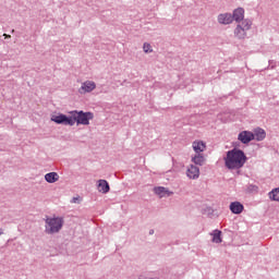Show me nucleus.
Wrapping results in <instances>:
<instances>
[{"mask_svg": "<svg viewBox=\"0 0 279 279\" xmlns=\"http://www.w3.org/2000/svg\"><path fill=\"white\" fill-rule=\"evenodd\" d=\"M245 162H247L245 151L239 148L227 151V156L225 157V167H227V169H242Z\"/></svg>", "mask_w": 279, "mask_h": 279, "instance_id": "nucleus-1", "label": "nucleus"}, {"mask_svg": "<svg viewBox=\"0 0 279 279\" xmlns=\"http://www.w3.org/2000/svg\"><path fill=\"white\" fill-rule=\"evenodd\" d=\"M72 116V125H90V121L95 119V113L84 110H72L69 112Z\"/></svg>", "mask_w": 279, "mask_h": 279, "instance_id": "nucleus-2", "label": "nucleus"}, {"mask_svg": "<svg viewBox=\"0 0 279 279\" xmlns=\"http://www.w3.org/2000/svg\"><path fill=\"white\" fill-rule=\"evenodd\" d=\"M45 233L46 234H58L64 226V218L62 217H47L45 220Z\"/></svg>", "mask_w": 279, "mask_h": 279, "instance_id": "nucleus-3", "label": "nucleus"}, {"mask_svg": "<svg viewBox=\"0 0 279 279\" xmlns=\"http://www.w3.org/2000/svg\"><path fill=\"white\" fill-rule=\"evenodd\" d=\"M50 121L57 123V125H70L73 128V118L72 116H66L64 113H58L57 116H51Z\"/></svg>", "mask_w": 279, "mask_h": 279, "instance_id": "nucleus-4", "label": "nucleus"}, {"mask_svg": "<svg viewBox=\"0 0 279 279\" xmlns=\"http://www.w3.org/2000/svg\"><path fill=\"white\" fill-rule=\"evenodd\" d=\"M238 141L243 143V145H247L254 141V133L252 131H242L238 135Z\"/></svg>", "mask_w": 279, "mask_h": 279, "instance_id": "nucleus-5", "label": "nucleus"}, {"mask_svg": "<svg viewBox=\"0 0 279 279\" xmlns=\"http://www.w3.org/2000/svg\"><path fill=\"white\" fill-rule=\"evenodd\" d=\"M97 88V84L93 81H86L82 84L81 88L78 89V93L81 95H85V93H93Z\"/></svg>", "mask_w": 279, "mask_h": 279, "instance_id": "nucleus-6", "label": "nucleus"}, {"mask_svg": "<svg viewBox=\"0 0 279 279\" xmlns=\"http://www.w3.org/2000/svg\"><path fill=\"white\" fill-rule=\"evenodd\" d=\"M217 21L219 25H232L233 20H232V13H220L217 16Z\"/></svg>", "mask_w": 279, "mask_h": 279, "instance_id": "nucleus-7", "label": "nucleus"}, {"mask_svg": "<svg viewBox=\"0 0 279 279\" xmlns=\"http://www.w3.org/2000/svg\"><path fill=\"white\" fill-rule=\"evenodd\" d=\"M231 19L233 22L235 21V23H241L243 19H245V9L243 8L235 9L231 14Z\"/></svg>", "mask_w": 279, "mask_h": 279, "instance_id": "nucleus-8", "label": "nucleus"}, {"mask_svg": "<svg viewBox=\"0 0 279 279\" xmlns=\"http://www.w3.org/2000/svg\"><path fill=\"white\" fill-rule=\"evenodd\" d=\"M229 208L233 215H241V213H243V210H245V206H243V204L241 202H236V201L232 202L229 205Z\"/></svg>", "mask_w": 279, "mask_h": 279, "instance_id": "nucleus-9", "label": "nucleus"}, {"mask_svg": "<svg viewBox=\"0 0 279 279\" xmlns=\"http://www.w3.org/2000/svg\"><path fill=\"white\" fill-rule=\"evenodd\" d=\"M186 175L190 180H197V178H199V167L191 165L187 168Z\"/></svg>", "mask_w": 279, "mask_h": 279, "instance_id": "nucleus-10", "label": "nucleus"}, {"mask_svg": "<svg viewBox=\"0 0 279 279\" xmlns=\"http://www.w3.org/2000/svg\"><path fill=\"white\" fill-rule=\"evenodd\" d=\"M97 189L99 193H102L104 195H106L107 193H110V183H108L104 179H100L98 180Z\"/></svg>", "mask_w": 279, "mask_h": 279, "instance_id": "nucleus-11", "label": "nucleus"}, {"mask_svg": "<svg viewBox=\"0 0 279 279\" xmlns=\"http://www.w3.org/2000/svg\"><path fill=\"white\" fill-rule=\"evenodd\" d=\"M234 36L235 38H239V40H243L245 36H247V31L243 28L241 24H238L235 29H234Z\"/></svg>", "mask_w": 279, "mask_h": 279, "instance_id": "nucleus-12", "label": "nucleus"}, {"mask_svg": "<svg viewBox=\"0 0 279 279\" xmlns=\"http://www.w3.org/2000/svg\"><path fill=\"white\" fill-rule=\"evenodd\" d=\"M254 141H265V138H267V132H265L264 129L262 128H257L254 130Z\"/></svg>", "mask_w": 279, "mask_h": 279, "instance_id": "nucleus-13", "label": "nucleus"}, {"mask_svg": "<svg viewBox=\"0 0 279 279\" xmlns=\"http://www.w3.org/2000/svg\"><path fill=\"white\" fill-rule=\"evenodd\" d=\"M45 180L48 184H56L60 180V174L58 172H48L45 174Z\"/></svg>", "mask_w": 279, "mask_h": 279, "instance_id": "nucleus-14", "label": "nucleus"}, {"mask_svg": "<svg viewBox=\"0 0 279 279\" xmlns=\"http://www.w3.org/2000/svg\"><path fill=\"white\" fill-rule=\"evenodd\" d=\"M155 195H159V197H165V195H172L173 192H169L165 186H156L154 187Z\"/></svg>", "mask_w": 279, "mask_h": 279, "instance_id": "nucleus-15", "label": "nucleus"}, {"mask_svg": "<svg viewBox=\"0 0 279 279\" xmlns=\"http://www.w3.org/2000/svg\"><path fill=\"white\" fill-rule=\"evenodd\" d=\"M192 162H194V165H198V167H204L206 157H204L202 154H196L194 157H192Z\"/></svg>", "mask_w": 279, "mask_h": 279, "instance_id": "nucleus-16", "label": "nucleus"}, {"mask_svg": "<svg viewBox=\"0 0 279 279\" xmlns=\"http://www.w3.org/2000/svg\"><path fill=\"white\" fill-rule=\"evenodd\" d=\"M193 149H194L195 154H202V151H204V149H206V143H204L203 141L194 142Z\"/></svg>", "mask_w": 279, "mask_h": 279, "instance_id": "nucleus-17", "label": "nucleus"}, {"mask_svg": "<svg viewBox=\"0 0 279 279\" xmlns=\"http://www.w3.org/2000/svg\"><path fill=\"white\" fill-rule=\"evenodd\" d=\"M269 199L271 202H279V187H275L272 189L269 193H268Z\"/></svg>", "mask_w": 279, "mask_h": 279, "instance_id": "nucleus-18", "label": "nucleus"}, {"mask_svg": "<svg viewBox=\"0 0 279 279\" xmlns=\"http://www.w3.org/2000/svg\"><path fill=\"white\" fill-rule=\"evenodd\" d=\"M213 236V243H222L223 239H221V230H214V232L211 233Z\"/></svg>", "mask_w": 279, "mask_h": 279, "instance_id": "nucleus-19", "label": "nucleus"}, {"mask_svg": "<svg viewBox=\"0 0 279 279\" xmlns=\"http://www.w3.org/2000/svg\"><path fill=\"white\" fill-rule=\"evenodd\" d=\"M242 28H244L246 32H250L252 29V20L250 19H243L242 23L240 24Z\"/></svg>", "mask_w": 279, "mask_h": 279, "instance_id": "nucleus-20", "label": "nucleus"}, {"mask_svg": "<svg viewBox=\"0 0 279 279\" xmlns=\"http://www.w3.org/2000/svg\"><path fill=\"white\" fill-rule=\"evenodd\" d=\"M143 49H144V53H151V51H154V50L151 49V45H149V44H147V43H144Z\"/></svg>", "mask_w": 279, "mask_h": 279, "instance_id": "nucleus-21", "label": "nucleus"}, {"mask_svg": "<svg viewBox=\"0 0 279 279\" xmlns=\"http://www.w3.org/2000/svg\"><path fill=\"white\" fill-rule=\"evenodd\" d=\"M247 191L250 193H254V191H258V186L254 185V184H250L248 187H247Z\"/></svg>", "mask_w": 279, "mask_h": 279, "instance_id": "nucleus-22", "label": "nucleus"}, {"mask_svg": "<svg viewBox=\"0 0 279 279\" xmlns=\"http://www.w3.org/2000/svg\"><path fill=\"white\" fill-rule=\"evenodd\" d=\"M268 69H276V64H274V61H269Z\"/></svg>", "mask_w": 279, "mask_h": 279, "instance_id": "nucleus-23", "label": "nucleus"}, {"mask_svg": "<svg viewBox=\"0 0 279 279\" xmlns=\"http://www.w3.org/2000/svg\"><path fill=\"white\" fill-rule=\"evenodd\" d=\"M149 234H154V230L153 229L149 230Z\"/></svg>", "mask_w": 279, "mask_h": 279, "instance_id": "nucleus-24", "label": "nucleus"}, {"mask_svg": "<svg viewBox=\"0 0 279 279\" xmlns=\"http://www.w3.org/2000/svg\"><path fill=\"white\" fill-rule=\"evenodd\" d=\"M1 234H3V229H0V236H1Z\"/></svg>", "mask_w": 279, "mask_h": 279, "instance_id": "nucleus-25", "label": "nucleus"}, {"mask_svg": "<svg viewBox=\"0 0 279 279\" xmlns=\"http://www.w3.org/2000/svg\"><path fill=\"white\" fill-rule=\"evenodd\" d=\"M4 36H5V38H10V35H8V34H4Z\"/></svg>", "mask_w": 279, "mask_h": 279, "instance_id": "nucleus-26", "label": "nucleus"}, {"mask_svg": "<svg viewBox=\"0 0 279 279\" xmlns=\"http://www.w3.org/2000/svg\"><path fill=\"white\" fill-rule=\"evenodd\" d=\"M77 198L73 197V202L75 203Z\"/></svg>", "mask_w": 279, "mask_h": 279, "instance_id": "nucleus-27", "label": "nucleus"}, {"mask_svg": "<svg viewBox=\"0 0 279 279\" xmlns=\"http://www.w3.org/2000/svg\"><path fill=\"white\" fill-rule=\"evenodd\" d=\"M12 34H14V29H12Z\"/></svg>", "mask_w": 279, "mask_h": 279, "instance_id": "nucleus-28", "label": "nucleus"}]
</instances>
